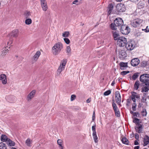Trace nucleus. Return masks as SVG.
<instances>
[{
  "label": "nucleus",
  "instance_id": "1",
  "mask_svg": "<svg viewBox=\"0 0 149 149\" xmlns=\"http://www.w3.org/2000/svg\"><path fill=\"white\" fill-rule=\"evenodd\" d=\"M123 22L121 18L118 17L116 18L114 20L113 23L111 24L110 26L112 30H116L117 29L116 27H120L123 25Z\"/></svg>",
  "mask_w": 149,
  "mask_h": 149
},
{
  "label": "nucleus",
  "instance_id": "2",
  "mask_svg": "<svg viewBox=\"0 0 149 149\" xmlns=\"http://www.w3.org/2000/svg\"><path fill=\"white\" fill-rule=\"evenodd\" d=\"M63 48L62 43L58 42L55 43L52 48L53 54L55 55L59 54Z\"/></svg>",
  "mask_w": 149,
  "mask_h": 149
},
{
  "label": "nucleus",
  "instance_id": "3",
  "mask_svg": "<svg viewBox=\"0 0 149 149\" xmlns=\"http://www.w3.org/2000/svg\"><path fill=\"white\" fill-rule=\"evenodd\" d=\"M140 80L143 84L147 86H149V74H144L141 75L140 77Z\"/></svg>",
  "mask_w": 149,
  "mask_h": 149
},
{
  "label": "nucleus",
  "instance_id": "4",
  "mask_svg": "<svg viewBox=\"0 0 149 149\" xmlns=\"http://www.w3.org/2000/svg\"><path fill=\"white\" fill-rule=\"evenodd\" d=\"M19 31L17 29H15L13 30L10 33L8 34V37L10 38V40L8 42V45L12 43L13 38H16L18 35Z\"/></svg>",
  "mask_w": 149,
  "mask_h": 149
},
{
  "label": "nucleus",
  "instance_id": "5",
  "mask_svg": "<svg viewBox=\"0 0 149 149\" xmlns=\"http://www.w3.org/2000/svg\"><path fill=\"white\" fill-rule=\"evenodd\" d=\"M143 22V20L137 18L131 22V25L135 28L139 27Z\"/></svg>",
  "mask_w": 149,
  "mask_h": 149
},
{
  "label": "nucleus",
  "instance_id": "6",
  "mask_svg": "<svg viewBox=\"0 0 149 149\" xmlns=\"http://www.w3.org/2000/svg\"><path fill=\"white\" fill-rule=\"evenodd\" d=\"M135 43L134 41L131 40L127 42L125 47L128 50L131 51L135 47Z\"/></svg>",
  "mask_w": 149,
  "mask_h": 149
},
{
  "label": "nucleus",
  "instance_id": "7",
  "mask_svg": "<svg viewBox=\"0 0 149 149\" xmlns=\"http://www.w3.org/2000/svg\"><path fill=\"white\" fill-rule=\"evenodd\" d=\"M127 42L126 38L123 37H120L117 40V45L120 47H123L126 45Z\"/></svg>",
  "mask_w": 149,
  "mask_h": 149
},
{
  "label": "nucleus",
  "instance_id": "8",
  "mask_svg": "<svg viewBox=\"0 0 149 149\" xmlns=\"http://www.w3.org/2000/svg\"><path fill=\"white\" fill-rule=\"evenodd\" d=\"M120 31L123 34L127 35L130 32V28L128 26L123 25L121 27Z\"/></svg>",
  "mask_w": 149,
  "mask_h": 149
},
{
  "label": "nucleus",
  "instance_id": "9",
  "mask_svg": "<svg viewBox=\"0 0 149 149\" xmlns=\"http://www.w3.org/2000/svg\"><path fill=\"white\" fill-rule=\"evenodd\" d=\"M131 94L132 95L131 96V98L134 102H136L135 98L137 99L140 98V96L137 93L134 92H132Z\"/></svg>",
  "mask_w": 149,
  "mask_h": 149
},
{
  "label": "nucleus",
  "instance_id": "10",
  "mask_svg": "<svg viewBox=\"0 0 149 149\" xmlns=\"http://www.w3.org/2000/svg\"><path fill=\"white\" fill-rule=\"evenodd\" d=\"M140 63V61L137 58L133 59L131 60V64L132 66H136Z\"/></svg>",
  "mask_w": 149,
  "mask_h": 149
},
{
  "label": "nucleus",
  "instance_id": "11",
  "mask_svg": "<svg viewBox=\"0 0 149 149\" xmlns=\"http://www.w3.org/2000/svg\"><path fill=\"white\" fill-rule=\"evenodd\" d=\"M135 129L136 132L138 133H141L143 129L142 125L140 124H136V126L135 127Z\"/></svg>",
  "mask_w": 149,
  "mask_h": 149
},
{
  "label": "nucleus",
  "instance_id": "12",
  "mask_svg": "<svg viewBox=\"0 0 149 149\" xmlns=\"http://www.w3.org/2000/svg\"><path fill=\"white\" fill-rule=\"evenodd\" d=\"M127 54L125 50H121L119 51V56L120 59L125 58L127 56Z\"/></svg>",
  "mask_w": 149,
  "mask_h": 149
},
{
  "label": "nucleus",
  "instance_id": "13",
  "mask_svg": "<svg viewBox=\"0 0 149 149\" xmlns=\"http://www.w3.org/2000/svg\"><path fill=\"white\" fill-rule=\"evenodd\" d=\"M0 80H1L3 84H5L7 83L6 76L4 74H2L0 75Z\"/></svg>",
  "mask_w": 149,
  "mask_h": 149
},
{
  "label": "nucleus",
  "instance_id": "14",
  "mask_svg": "<svg viewBox=\"0 0 149 149\" xmlns=\"http://www.w3.org/2000/svg\"><path fill=\"white\" fill-rule=\"evenodd\" d=\"M36 93V91L35 90H33L32 91H31L28 95L27 99L28 101L30 100L31 99L33 98Z\"/></svg>",
  "mask_w": 149,
  "mask_h": 149
},
{
  "label": "nucleus",
  "instance_id": "15",
  "mask_svg": "<svg viewBox=\"0 0 149 149\" xmlns=\"http://www.w3.org/2000/svg\"><path fill=\"white\" fill-rule=\"evenodd\" d=\"M113 8V6L112 3H110L108 6L107 9V13L110 15L111 13Z\"/></svg>",
  "mask_w": 149,
  "mask_h": 149
},
{
  "label": "nucleus",
  "instance_id": "16",
  "mask_svg": "<svg viewBox=\"0 0 149 149\" xmlns=\"http://www.w3.org/2000/svg\"><path fill=\"white\" fill-rule=\"evenodd\" d=\"M137 4V7L139 9H141L144 7V4L143 1L140 0L139 1H138L137 3H136Z\"/></svg>",
  "mask_w": 149,
  "mask_h": 149
},
{
  "label": "nucleus",
  "instance_id": "17",
  "mask_svg": "<svg viewBox=\"0 0 149 149\" xmlns=\"http://www.w3.org/2000/svg\"><path fill=\"white\" fill-rule=\"evenodd\" d=\"M112 33L113 36L115 40H117L120 37H119V35L117 31H113Z\"/></svg>",
  "mask_w": 149,
  "mask_h": 149
},
{
  "label": "nucleus",
  "instance_id": "18",
  "mask_svg": "<svg viewBox=\"0 0 149 149\" xmlns=\"http://www.w3.org/2000/svg\"><path fill=\"white\" fill-rule=\"evenodd\" d=\"M143 143L144 146L147 145L149 143V137L147 135H145L143 138Z\"/></svg>",
  "mask_w": 149,
  "mask_h": 149
},
{
  "label": "nucleus",
  "instance_id": "19",
  "mask_svg": "<svg viewBox=\"0 0 149 149\" xmlns=\"http://www.w3.org/2000/svg\"><path fill=\"white\" fill-rule=\"evenodd\" d=\"M6 143L7 145L9 146H13L15 145V142L9 139H8Z\"/></svg>",
  "mask_w": 149,
  "mask_h": 149
},
{
  "label": "nucleus",
  "instance_id": "20",
  "mask_svg": "<svg viewBox=\"0 0 149 149\" xmlns=\"http://www.w3.org/2000/svg\"><path fill=\"white\" fill-rule=\"evenodd\" d=\"M120 66V68L121 70H124V68L127 67V63L123 62H120L119 64Z\"/></svg>",
  "mask_w": 149,
  "mask_h": 149
},
{
  "label": "nucleus",
  "instance_id": "21",
  "mask_svg": "<svg viewBox=\"0 0 149 149\" xmlns=\"http://www.w3.org/2000/svg\"><path fill=\"white\" fill-rule=\"evenodd\" d=\"M8 139H9L7 137V136L4 134H2L1 137V140L3 142H6Z\"/></svg>",
  "mask_w": 149,
  "mask_h": 149
},
{
  "label": "nucleus",
  "instance_id": "22",
  "mask_svg": "<svg viewBox=\"0 0 149 149\" xmlns=\"http://www.w3.org/2000/svg\"><path fill=\"white\" fill-rule=\"evenodd\" d=\"M121 141L123 144L128 145L129 143V141L125 137H123L121 139Z\"/></svg>",
  "mask_w": 149,
  "mask_h": 149
},
{
  "label": "nucleus",
  "instance_id": "23",
  "mask_svg": "<svg viewBox=\"0 0 149 149\" xmlns=\"http://www.w3.org/2000/svg\"><path fill=\"white\" fill-rule=\"evenodd\" d=\"M40 54V51H38L37 52L36 54L33 56V58L34 60H36L39 58Z\"/></svg>",
  "mask_w": 149,
  "mask_h": 149
},
{
  "label": "nucleus",
  "instance_id": "24",
  "mask_svg": "<svg viewBox=\"0 0 149 149\" xmlns=\"http://www.w3.org/2000/svg\"><path fill=\"white\" fill-rule=\"evenodd\" d=\"M65 68L63 67H61V65H60L59 67L57 70V74L58 75H59L61 72L64 70Z\"/></svg>",
  "mask_w": 149,
  "mask_h": 149
},
{
  "label": "nucleus",
  "instance_id": "25",
  "mask_svg": "<svg viewBox=\"0 0 149 149\" xmlns=\"http://www.w3.org/2000/svg\"><path fill=\"white\" fill-rule=\"evenodd\" d=\"M140 85V82L139 81H137L134 84V89L136 90H138Z\"/></svg>",
  "mask_w": 149,
  "mask_h": 149
},
{
  "label": "nucleus",
  "instance_id": "26",
  "mask_svg": "<svg viewBox=\"0 0 149 149\" xmlns=\"http://www.w3.org/2000/svg\"><path fill=\"white\" fill-rule=\"evenodd\" d=\"M66 53L68 55L70 56L71 54V52L70 47L69 46H68L66 49Z\"/></svg>",
  "mask_w": 149,
  "mask_h": 149
},
{
  "label": "nucleus",
  "instance_id": "27",
  "mask_svg": "<svg viewBox=\"0 0 149 149\" xmlns=\"http://www.w3.org/2000/svg\"><path fill=\"white\" fill-rule=\"evenodd\" d=\"M67 62V60L66 59H63L60 65H61V67H63L65 68V66Z\"/></svg>",
  "mask_w": 149,
  "mask_h": 149
},
{
  "label": "nucleus",
  "instance_id": "28",
  "mask_svg": "<svg viewBox=\"0 0 149 149\" xmlns=\"http://www.w3.org/2000/svg\"><path fill=\"white\" fill-rule=\"evenodd\" d=\"M93 136L95 142L97 143L98 142V137L97 136L96 133H93Z\"/></svg>",
  "mask_w": 149,
  "mask_h": 149
},
{
  "label": "nucleus",
  "instance_id": "29",
  "mask_svg": "<svg viewBox=\"0 0 149 149\" xmlns=\"http://www.w3.org/2000/svg\"><path fill=\"white\" fill-rule=\"evenodd\" d=\"M115 99L116 103L118 105H119L121 102V96H119V97H116Z\"/></svg>",
  "mask_w": 149,
  "mask_h": 149
},
{
  "label": "nucleus",
  "instance_id": "30",
  "mask_svg": "<svg viewBox=\"0 0 149 149\" xmlns=\"http://www.w3.org/2000/svg\"><path fill=\"white\" fill-rule=\"evenodd\" d=\"M0 149H7L6 144L2 142L0 143Z\"/></svg>",
  "mask_w": 149,
  "mask_h": 149
},
{
  "label": "nucleus",
  "instance_id": "31",
  "mask_svg": "<svg viewBox=\"0 0 149 149\" xmlns=\"http://www.w3.org/2000/svg\"><path fill=\"white\" fill-rule=\"evenodd\" d=\"M112 100L113 101V102H112V105L113 107V108L114 111L115 110L116 111V110H117V109H118V108L116 104L114 102L115 100H114V99H113V100Z\"/></svg>",
  "mask_w": 149,
  "mask_h": 149
},
{
  "label": "nucleus",
  "instance_id": "32",
  "mask_svg": "<svg viewBox=\"0 0 149 149\" xmlns=\"http://www.w3.org/2000/svg\"><path fill=\"white\" fill-rule=\"evenodd\" d=\"M139 73L136 72L134 74L132 77V79L133 80H136L139 77Z\"/></svg>",
  "mask_w": 149,
  "mask_h": 149
},
{
  "label": "nucleus",
  "instance_id": "33",
  "mask_svg": "<svg viewBox=\"0 0 149 149\" xmlns=\"http://www.w3.org/2000/svg\"><path fill=\"white\" fill-rule=\"evenodd\" d=\"M62 141L60 139H59L57 141V143L59 145L60 148L61 149H63V146H62Z\"/></svg>",
  "mask_w": 149,
  "mask_h": 149
},
{
  "label": "nucleus",
  "instance_id": "34",
  "mask_svg": "<svg viewBox=\"0 0 149 149\" xmlns=\"http://www.w3.org/2000/svg\"><path fill=\"white\" fill-rule=\"evenodd\" d=\"M43 10L44 11H46L47 9V3H44L41 5Z\"/></svg>",
  "mask_w": 149,
  "mask_h": 149
},
{
  "label": "nucleus",
  "instance_id": "35",
  "mask_svg": "<svg viewBox=\"0 0 149 149\" xmlns=\"http://www.w3.org/2000/svg\"><path fill=\"white\" fill-rule=\"evenodd\" d=\"M146 95V93H144L143 96L142 97L141 99V101L143 102H145V103H146V102L147 100Z\"/></svg>",
  "mask_w": 149,
  "mask_h": 149
},
{
  "label": "nucleus",
  "instance_id": "36",
  "mask_svg": "<svg viewBox=\"0 0 149 149\" xmlns=\"http://www.w3.org/2000/svg\"><path fill=\"white\" fill-rule=\"evenodd\" d=\"M148 90H149V86H146L144 87L143 88L142 90L141 91V92H147Z\"/></svg>",
  "mask_w": 149,
  "mask_h": 149
},
{
  "label": "nucleus",
  "instance_id": "37",
  "mask_svg": "<svg viewBox=\"0 0 149 149\" xmlns=\"http://www.w3.org/2000/svg\"><path fill=\"white\" fill-rule=\"evenodd\" d=\"M147 64V62L146 61L142 62L141 63V66L142 67H146Z\"/></svg>",
  "mask_w": 149,
  "mask_h": 149
},
{
  "label": "nucleus",
  "instance_id": "38",
  "mask_svg": "<svg viewBox=\"0 0 149 149\" xmlns=\"http://www.w3.org/2000/svg\"><path fill=\"white\" fill-rule=\"evenodd\" d=\"M32 22L31 19H27L25 21V23L26 24L29 25L31 24Z\"/></svg>",
  "mask_w": 149,
  "mask_h": 149
},
{
  "label": "nucleus",
  "instance_id": "39",
  "mask_svg": "<svg viewBox=\"0 0 149 149\" xmlns=\"http://www.w3.org/2000/svg\"><path fill=\"white\" fill-rule=\"evenodd\" d=\"M69 33L68 31H65L63 34L62 36L63 37H68L69 36Z\"/></svg>",
  "mask_w": 149,
  "mask_h": 149
},
{
  "label": "nucleus",
  "instance_id": "40",
  "mask_svg": "<svg viewBox=\"0 0 149 149\" xmlns=\"http://www.w3.org/2000/svg\"><path fill=\"white\" fill-rule=\"evenodd\" d=\"M26 143L28 146H31V143L30 142V140L29 139H27L26 141Z\"/></svg>",
  "mask_w": 149,
  "mask_h": 149
},
{
  "label": "nucleus",
  "instance_id": "41",
  "mask_svg": "<svg viewBox=\"0 0 149 149\" xmlns=\"http://www.w3.org/2000/svg\"><path fill=\"white\" fill-rule=\"evenodd\" d=\"M114 111L116 116L117 117H120V113L118 109Z\"/></svg>",
  "mask_w": 149,
  "mask_h": 149
},
{
  "label": "nucleus",
  "instance_id": "42",
  "mask_svg": "<svg viewBox=\"0 0 149 149\" xmlns=\"http://www.w3.org/2000/svg\"><path fill=\"white\" fill-rule=\"evenodd\" d=\"M140 121V120L139 119H138L136 118H134L133 120V123H136L137 124H139V122Z\"/></svg>",
  "mask_w": 149,
  "mask_h": 149
},
{
  "label": "nucleus",
  "instance_id": "43",
  "mask_svg": "<svg viewBox=\"0 0 149 149\" xmlns=\"http://www.w3.org/2000/svg\"><path fill=\"white\" fill-rule=\"evenodd\" d=\"M96 125L95 124H94V125L93 126H92V131H93V133H96Z\"/></svg>",
  "mask_w": 149,
  "mask_h": 149
},
{
  "label": "nucleus",
  "instance_id": "44",
  "mask_svg": "<svg viewBox=\"0 0 149 149\" xmlns=\"http://www.w3.org/2000/svg\"><path fill=\"white\" fill-rule=\"evenodd\" d=\"M64 40L65 42L67 44H68L70 43V40L69 39L67 38H64Z\"/></svg>",
  "mask_w": 149,
  "mask_h": 149
},
{
  "label": "nucleus",
  "instance_id": "45",
  "mask_svg": "<svg viewBox=\"0 0 149 149\" xmlns=\"http://www.w3.org/2000/svg\"><path fill=\"white\" fill-rule=\"evenodd\" d=\"M111 93V91L110 90H109L105 92L104 93V95L105 96L108 95Z\"/></svg>",
  "mask_w": 149,
  "mask_h": 149
},
{
  "label": "nucleus",
  "instance_id": "46",
  "mask_svg": "<svg viewBox=\"0 0 149 149\" xmlns=\"http://www.w3.org/2000/svg\"><path fill=\"white\" fill-rule=\"evenodd\" d=\"M24 15L26 18L29 17L30 15V12L26 11L25 12Z\"/></svg>",
  "mask_w": 149,
  "mask_h": 149
},
{
  "label": "nucleus",
  "instance_id": "47",
  "mask_svg": "<svg viewBox=\"0 0 149 149\" xmlns=\"http://www.w3.org/2000/svg\"><path fill=\"white\" fill-rule=\"evenodd\" d=\"M136 103H134L133 104L132 107V110L133 111H135L136 110Z\"/></svg>",
  "mask_w": 149,
  "mask_h": 149
},
{
  "label": "nucleus",
  "instance_id": "48",
  "mask_svg": "<svg viewBox=\"0 0 149 149\" xmlns=\"http://www.w3.org/2000/svg\"><path fill=\"white\" fill-rule=\"evenodd\" d=\"M141 112L143 116H146V115L147 113L146 109H143Z\"/></svg>",
  "mask_w": 149,
  "mask_h": 149
},
{
  "label": "nucleus",
  "instance_id": "49",
  "mask_svg": "<svg viewBox=\"0 0 149 149\" xmlns=\"http://www.w3.org/2000/svg\"><path fill=\"white\" fill-rule=\"evenodd\" d=\"M123 6L119 9V11L120 12H125V6L124 5H123Z\"/></svg>",
  "mask_w": 149,
  "mask_h": 149
},
{
  "label": "nucleus",
  "instance_id": "50",
  "mask_svg": "<svg viewBox=\"0 0 149 149\" xmlns=\"http://www.w3.org/2000/svg\"><path fill=\"white\" fill-rule=\"evenodd\" d=\"M129 72H130L129 71H123L121 72V75L124 76Z\"/></svg>",
  "mask_w": 149,
  "mask_h": 149
},
{
  "label": "nucleus",
  "instance_id": "51",
  "mask_svg": "<svg viewBox=\"0 0 149 149\" xmlns=\"http://www.w3.org/2000/svg\"><path fill=\"white\" fill-rule=\"evenodd\" d=\"M8 49L5 48L4 50H3L2 51V52L3 54L5 55L7 53H8Z\"/></svg>",
  "mask_w": 149,
  "mask_h": 149
},
{
  "label": "nucleus",
  "instance_id": "52",
  "mask_svg": "<svg viewBox=\"0 0 149 149\" xmlns=\"http://www.w3.org/2000/svg\"><path fill=\"white\" fill-rule=\"evenodd\" d=\"M119 96H121L119 92L118 91H116L115 93V97H119Z\"/></svg>",
  "mask_w": 149,
  "mask_h": 149
},
{
  "label": "nucleus",
  "instance_id": "53",
  "mask_svg": "<svg viewBox=\"0 0 149 149\" xmlns=\"http://www.w3.org/2000/svg\"><path fill=\"white\" fill-rule=\"evenodd\" d=\"M76 98V96L74 95H72L71 96V100L72 101L74 100Z\"/></svg>",
  "mask_w": 149,
  "mask_h": 149
},
{
  "label": "nucleus",
  "instance_id": "54",
  "mask_svg": "<svg viewBox=\"0 0 149 149\" xmlns=\"http://www.w3.org/2000/svg\"><path fill=\"white\" fill-rule=\"evenodd\" d=\"M133 116H134L139 117V114L138 112H134V114Z\"/></svg>",
  "mask_w": 149,
  "mask_h": 149
},
{
  "label": "nucleus",
  "instance_id": "55",
  "mask_svg": "<svg viewBox=\"0 0 149 149\" xmlns=\"http://www.w3.org/2000/svg\"><path fill=\"white\" fill-rule=\"evenodd\" d=\"M95 111H93V116H92V120L94 121L95 119Z\"/></svg>",
  "mask_w": 149,
  "mask_h": 149
},
{
  "label": "nucleus",
  "instance_id": "56",
  "mask_svg": "<svg viewBox=\"0 0 149 149\" xmlns=\"http://www.w3.org/2000/svg\"><path fill=\"white\" fill-rule=\"evenodd\" d=\"M135 138L136 139L138 140L139 139V135L137 133H135L134 134Z\"/></svg>",
  "mask_w": 149,
  "mask_h": 149
},
{
  "label": "nucleus",
  "instance_id": "57",
  "mask_svg": "<svg viewBox=\"0 0 149 149\" xmlns=\"http://www.w3.org/2000/svg\"><path fill=\"white\" fill-rule=\"evenodd\" d=\"M142 30H144L146 32H149V29L148 28V26H147L146 27V28L144 29H142Z\"/></svg>",
  "mask_w": 149,
  "mask_h": 149
},
{
  "label": "nucleus",
  "instance_id": "58",
  "mask_svg": "<svg viewBox=\"0 0 149 149\" xmlns=\"http://www.w3.org/2000/svg\"><path fill=\"white\" fill-rule=\"evenodd\" d=\"M130 1L135 3H137L138 1H139L140 0H130Z\"/></svg>",
  "mask_w": 149,
  "mask_h": 149
},
{
  "label": "nucleus",
  "instance_id": "59",
  "mask_svg": "<svg viewBox=\"0 0 149 149\" xmlns=\"http://www.w3.org/2000/svg\"><path fill=\"white\" fill-rule=\"evenodd\" d=\"M41 1V5L47 3L46 0H40Z\"/></svg>",
  "mask_w": 149,
  "mask_h": 149
},
{
  "label": "nucleus",
  "instance_id": "60",
  "mask_svg": "<svg viewBox=\"0 0 149 149\" xmlns=\"http://www.w3.org/2000/svg\"><path fill=\"white\" fill-rule=\"evenodd\" d=\"M134 144L135 145H138L139 144L138 142L136 140H135L134 141Z\"/></svg>",
  "mask_w": 149,
  "mask_h": 149
},
{
  "label": "nucleus",
  "instance_id": "61",
  "mask_svg": "<svg viewBox=\"0 0 149 149\" xmlns=\"http://www.w3.org/2000/svg\"><path fill=\"white\" fill-rule=\"evenodd\" d=\"M115 84V82L114 80H113L111 84V85L112 86H113L114 84Z\"/></svg>",
  "mask_w": 149,
  "mask_h": 149
},
{
  "label": "nucleus",
  "instance_id": "62",
  "mask_svg": "<svg viewBox=\"0 0 149 149\" xmlns=\"http://www.w3.org/2000/svg\"><path fill=\"white\" fill-rule=\"evenodd\" d=\"M139 146H135L134 147V149H139Z\"/></svg>",
  "mask_w": 149,
  "mask_h": 149
},
{
  "label": "nucleus",
  "instance_id": "63",
  "mask_svg": "<svg viewBox=\"0 0 149 149\" xmlns=\"http://www.w3.org/2000/svg\"><path fill=\"white\" fill-rule=\"evenodd\" d=\"M130 113H131V114H133V115H134V112L130 110Z\"/></svg>",
  "mask_w": 149,
  "mask_h": 149
},
{
  "label": "nucleus",
  "instance_id": "64",
  "mask_svg": "<svg viewBox=\"0 0 149 149\" xmlns=\"http://www.w3.org/2000/svg\"><path fill=\"white\" fill-rule=\"evenodd\" d=\"M91 102V100H89V99H88L86 100V102L87 103H89Z\"/></svg>",
  "mask_w": 149,
  "mask_h": 149
}]
</instances>
